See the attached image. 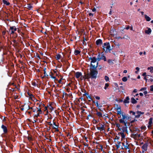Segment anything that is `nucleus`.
I'll return each instance as SVG.
<instances>
[{
	"label": "nucleus",
	"mask_w": 153,
	"mask_h": 153,
	"mask_svg": "<svg viewBox=\"0 0 153 153\" xmlns=\"http://www.w3.org/2000/svg\"><path fill=\"white\" fill-rule=\"evenodd\" d=\"M88 60L91 62L90 68L96 69L98 64V62H97L96 58L95 57H91L88 59Z\"/></svg>",
	"instance_id": "1"
},
{
	"label": "nucleus",
	"mask_w": 153,
	"mask_h": 153,
	"mask_svg": "<svg viewBox=\"0 0 153 153\" xmlns=\"http://www.w3.org/2000/svg\"><path fill=\"white\" fill-rule=\"evenodd\" d=\"M121 119L119 120V121L120 123H123L125 126L128 123V121L129 119V117L126 115L125 113L122 114Z\"/></svg>",
	"instance_id": "2"
},
{
	"label": "nucleus",
	"mask_w": 153,
	"mask_h": 153,
	"mask_svg": "<svg viewBox=\"0 0 153 153\" xmlns=\"http://www.w3.org/2000/svg\"><path fill=\"white\" fill-rule=\"evenodd\" d=\"M103 50L105 52L108 53L111 50L110 44L108 42L105 43L103 46Z\"/></svg>",
	"instance_id": "3"
},
{
	"label": "nucleus",
	"mask_w": 153,
	"mask_h": 153,
	"mask_svg": "<svg viewBox=\"0 0 153 153\" xmlns=\"http://www.w3.org/2000/svg\"><path fill=\"white\" fill-rule=\"evenodd\" d=\"M96 69L90 68V75L92 78H95L97 74V71L96 70Z\"/></svg>",
	"instance_id": "4"
},
{
	"label": "nucleus",
	"mask_w": 153,
	"mask_h": 153,
	"mask_svg": "<svg viewBox=\"0 0 153 153\" xmlns=\"http://www.w3.org/2000/svg\"><path fill=\"white\" fill-rule=\"evenodd\" d=\"M48 123L51 127H52L53 129H55L56 131H59L58 126L56 125L55 123L53 122L52 123H51V122H48Z\"/></svg>",
	"instance_id": "5"
},
{
	"label": "nucleus",
	"mask_w": 153,
	"mask_h": 153,
	"mask_svg": "<svg viewBox=\"0 0 153 153\" xmlns=\"http://www.w3.org/2000/svg\"><path fill=\"white\" fill-rule=\"evenodd\" d=\"M75 76L76 78L80 79L81 80H82L84 78V77H82V74L81 72H76L75 74Z\"/></svg>",
	"instance_id": "6"
},
{
	"label": "nucleus",
	"mask_w": 153,
	"mask_h": 153,
	"mask_svg": "<svg viewBox=\"0 0 153 153\" xmlns=\"http://www.w3.org/2000/svg\"><path fill=\"white\" fill-rule=\"evenodd\" d=\"M58 73L54 71L53 73L51 72L50 74L51 77L54 79V80H57L56 78V76H58Z\"/></svg>",
	"instance_id": "7"
},
{
	"label": "nucleus",
	"mask_w": 153,
	"mask_h": 153,
	"mask_svg": "<svg viewBox=\"0 0 153 153\" xmlns=\"http://www.w3.org/2000/svg\"><path fill=\"white\" fill-rule=\"evenodd\" d=\"M98 125L99 126H97V128L98 130H100V131H102L105 130V124H99Z\"/></svg>",
	"instance_id": "8"
},
{
	"label": "nucleus",
	"mask_w": 153,
	"mask_h": 153,
	"mask_svg": "<svg viewBox=\"0 0 153 153\" xmlns=\"http://www.w3.org/2000/svg\"><path fill=\"white\" fill-rule=\"evenodd\" d=\"M97 59L98 61H100L101 59L105 61H106V59L105 56L103 54L101 55L100 54H99L97 56Z\"/></svg>",
	"instance_id": "9"
},
{
	"label": "nucleus",
	"mask_w": 153,
	"mask_h": 153,
	"mask_svg": "<svg viewBox=\"0 0 153 153\" xmlns=\"http://www.w3.org/2000/svg\"><path fill=\"white\" fill-rule=\"evenodd\" d=\"M49 109L51 111L53 110V107L51 105H49L47 107H45V111H46L47 113L45 114V115H47L48 111L47 109Z\"/></svg>",
	"instance_id": "10"
},
{
	"label": "nucleus",
	"mask_w": 153,
	"mask_h": 153,
	"mask_svg": "<svg viewBox=\"0 0 153 153\" xmlns=\"http://www.w3.org/2000/svg\"><path fill=\"white\" fill-rule=\"evenodd\" d=\"M144 114L143 112H141L140 111H137L135 115V118H139L141 114Z\"/></svg>",
	"instance_id": "11"
},
{
	"label": "nucleus",
	"mask_w": 153,
	"mask_h": 153,
	"mask_svg": "<svg viewBox=\"0 0 153 153\" xmlns=\"http://www.w3.org/2000/svg\"><path fill=\"white\" fill-rule=\"evenodd\" d=\"M10 29L11 30V33L13 34L14 32L17 30V28L15 26L10 27Z\"/></svg>",
	"instance_id": "12"
},
{
	"label": "nucleus",
	"mask_w": 153,
	"mask_h": 153,
	"mask_svg": "<svg viewBox=\"0 0 153 153\" xmlns=\"http://www.w3.org/2000/svg\"><path fill=\"white\" fill-rule=\"evenodd\" d=\"M118 135H119L121 137V140H123L125 137V135H124V133L122 132L119 133L118 134Z\"/></svg>",
	"instance_id": "13"
},
{
	"label": "nucleus",
	"mask_w": 153,
	"mask_h": 153,
	"mask_svg": "<svg viewBox=\"0 0 153 153\" xmlns=\"http://www.w3.org/2000/svg\"><path fill=\"white\" fill-rule=\"evenodd\" d=\"M148 29L147 30H145V33L146 34H150L152 32V30L151 28H147Z\"/></svg>",
	"instance_id": "14"
},
{
	"label": "nucleus",
	"mask_w": 153,
	"mask_h": 153,
	"mask_svg": "<svg viewBox=\"0 0 153 153\" xmlns=\"http://www.w3.org/2000/svg\"><path fill=\"white\" fill-rule=\"evenodd\" d=\"M117 110V114H120L121 115H122V114H124L123 112L121 111V109L120 108H118Z\"/></svg>",
	"instance_id": "15"
},
{
	"label": "nucleus",
	"mask_w": 153,
	"mask_h": 153,
	"mask_svg": "<svg viewBox=\"0 0 153 153\" xmlns=\"http://www.w3.org/2000/svg\"><path fill=\"white\" fill-rule=\"evenodd\" d=\"M1 128L3 129L4 133H6L7 132V129L6 127L2 125L1 126Z\"/></svg>",
	"instance_id": "16"
},
{
	"label": "nucleus",
	"mask_w": 153,
	"mask_h": 153,
	"mask_svg": "<svg viewBox=\"0 0 153 153\" xmlns=\"http://www.w3.org/2000/svg\"><path fill=\"white\" fill-rule=\"evenodd\" d=\"M96 43L97 45H99L102 43V41L101 39H99L96 41Z\"/></svg>",
	"instance_id": "17"
},
{
	"label": "nucleus",
	"mask_w": 153,
	"mask_h": 153,
	"mask_svg": "<svg viewBox=\"0 0 153 153\" xmlns=\"http://www.w3.org/2000/svg\"><path fill=\"white\" fill-rule=\"evenodd\" d=\"M145 19L147 21H149L151 20V19L146 15H144Z\"/></svg>",
	"instance_id": "18"
},
{
	"label": "nucleus",
	"mask_w": 153,
	"mask_h": 153,
	"mask_svg": "<svg viewBox=\"0 0 153 153\" xmlns=\"http://www.w3.org/2000/svg\"><path fill=\"white\" fill-rule=\"evenodd\" d=\"M129 98L128 97H126V99L124 100V102L125 103H128L129 102Z\"/></svg>",
	"instance_id": "19"
},
{
	"label": "nucleus",
	"mask_w": 153,
	"mask_h": 153,
	"mask_svg": "<svg viewBox=\"0 0 153 153\" xmlns=\"http://www.w3.org/2000/svg\"><path fill=\"white\" fill-rule=\"evenodd\" d=\"M56 58L57 60H59L62 58V56L58 54L56 56Z\"/></svg>",
	"instance_id": "20"
},
{
	"label": "nucleus",
	"mask_w": 153,
	"mask_h": 153,
	"mask_svg": "<svg viewBox=\"0 0 153 153\" xmlns=\"http://www.w3.org/2000/svg\"><path fill=\"white\" fill-rule=\"evenodd\" d=\"M131 102L133 104H135L137 103V101L133 97L131 99Z\"/></svg>",
	"instance_id": "21"
},
{
	"label": "nucleus",
	"mask_w": 153,
	"mask_h": 153,
	"mask_svg": "<svg viewBox=\"0 0 153 153\" xmlns=\"http://www.w3.org/2000/svg\"><path fill=\"white\" fill-rule=\"evenodd\" d=\"M108 63L110 65H112L114 64L113 61L111 59H109L107 61Z\"/></svg>",
	"instance_id": "22"
},
{
	"label": "nucleus",
	"mask_w": 153,
	"mask_h": 153,
	"mask_svg": "<svg viewBox=\"0 0 153 153\" xmlns=\"http://www.w3.org/2000/svg\"><path fill=\"white\" fill-rule=\"evenodd\" d=\"M148 70H149L151 73H153V67H150L147 68Z\"/></svg>",
	"instance_id": "23"
},
{
	"label": "nucleus",
	"mask_w": 153,
	"mask_h": 153,
	"mask_svg": "<svg viewBox=\"0 0 153 153\" xmlns=\"http://www.w3.org/2000/svg\"><path fill=\"white\" fill-rule=\"evenodd\" d=\"M122 144L123 146H124L125 148L126 149L128 148V143L126 142V145H125L124 143H123Z\"/></svg>",
	"instance_id": "24"
},
{
	"label": "nucleus",
	"mask_w": 153,
	"mask_h": 153,
	"mask_svg": "<svg viewBox=\"0 0 153 153\" xmlns=\"http://www.w3.org/2000/svg\"><path fill=\"white\" fill-rule=\"evenodd\" d=\"M80 53V51L78 50H76L75 51L74 53L75 55H77Z\"/></svg>",
	"instance_id": "25"
},
{
	"label": "nucleus",
	"mask_w": 153,
	"mask_h": 153,
	"mask_svg": "<svg viewBox=\"0 0 153 153\" xmlns=\"http://www.w3.org/2000/svg\"><path fill=\"white\" fill-rule=\"evenodd\" d=\"M97 115L99 117H102V113L100 112H97Z\"/></svg>",
	"instance_id": "26"
},
{
	"label": "nucleus",
	"mask_w": 153,
	"mask_h": 153,
	"mask_svg": "<svg viewBox=\"0 0 153 153\" xmlns=\"http://www.w3.org/2000/svg\"><path fill=\"white\" fill-rule=\"evenodd\" d=\"M3 2L4 4H6L7 5L10 4V3L5 0H3Z\"/></svg>",
	"instance_id": "27"
},
{
	"label": "nucleus",
	"mask_w": 153,
	"mask_h": 153,
	"mask_svg": "<svg viewBox=\"0 0 153 153\" xmlns=\"http://www.w3.org/2000/svg\"><path fill=\"white\" fill-rule=\"evenodd\" d=\"M152 118L151 117L149 119V124L152 125Z\"/></svg>",
	"instance_id": "28"
},
{
	"label": "nucleus",
	"mask_w": 153,
	"mask_h": 153,
	"mask_svg": "<svg viewBox=\"0 0 153 153\" xmlns=\"http://www.w3.org/2000/svg\"><path fill=\"white\" fill-rule=\"evenodd\" d=\"M27 7L29 10H30L32 8V7L31 4H28L27 6Z\"/></svg>",
	"instance_id": "29"
},
{
	"label": "nucleus",
	"mask_w": 153,
	"mask_h": 153,
	"mask_svg": "<svg viewBox=\"0 0 153 153\" xmlns=\"http://www.w3.org/2000/svg\"><path fill=\"white\" fill-rule=\"evenodd\" d=\"M147 88L146 87H144L142 88L141 89H140V91H145L146 90Z\"/></svg>",
	"instance_id": "30"
},
{
	"label": "nucleus",
	"mask_w": 153,
	"mask_h": 153,
	"mask_svg": "<svg viewBox=\"0 0 153 153\" xmlns=\"http://www.w3.org/2000/svg\"><path fill=\"white\" fill-rule=\"evenodd\" d=\"M122 80L123 82H125L127 80V78L126 77H124L122 79Z\"/></svg>",
	"instance_id": "31"
},
{
	"label": "nucleus",
	"mask_w": 153,
	"mask_h": 153,
	"mask_svg": "<svg viewBox=\"0 0 153 153\" xmlns=\"http://www.w3.org/2000/svg\"><path fill=\"white\" fill-rule=\"evenodd\" d=\"M109 84L108 83H106L105 85V86L104 87V88L105 89H106L109 86Z\"/></svg>",
	"instance_id": "32"
},
{
	"label": "nucleus",
	"mask_w": 153,
	"mask_h": 153,
	"mask_svg": "<svg viewBox=\"0 0 153 153\" xmlns=\"http://www.w3.org/2000/svg\"><path fill=\"white\" fill-rule=\"evenodd\" d=\"M104 78L106 82H108L109 80V78L107 76H105Z\"/></svg>",
	"instance_id": "33"
},
{
	"label": "nucleus",
	"mask_w": 153,
	"mask_h": 153,
	"mask_svg": "<svg viewBox=\"0 0 153 153\" xmlns=\"http://www.w3.org/2000/svg\"><path fill=\"white\" fill-rule=\"evenodd\" d=\"M135 69L137 70V71H135V73L136 74H137L138 73V71H139L140 70V68L139 67H137Z\"/></svg>",
	"instance_id": "34"
},
{
	"label": "nucleus",
	"mask_w": 153,
	"mask_h": 153,
	"mask_svg": "<svg viewBox=\"0 0 153 153\" xmlns=\"http://www.w3.org/2000/svg\"><path fill=\"white\" fill-rule=\"evenodd\" d=\"M129 113H130V114H132V115H134L135 116L136 113H135L134 112L132 111H130Z\"/></svg>",
	"instance_id": "35"
},
{
	"label": "nucleus",
	"mask_w": 153,
	"mask_h": 153,
	"mask_svg": "<svg viewBox=\"0 0 153 153\" xmlns=\"http://www.w3.org/2000/svg\"><path fill=\"white\" fill-rule=\"evenodd\" d=\"M37 111L38 112V113H39L40 114H41L42 112V111H41V110L40 108H39V109L38 108V111Z\"/></svg>",
	"instance_id": "36"
},
{
	"label": "nucleus",
	"mask_w": 153,
	"mask_h": 153,
	"mask_svg": "<svg viewBox=\"0 0 153 153\" xmlns=\"http://www.w3.org/2000/svg\"><path fill=\"white\" fill-rule=\"evenodd\" d=\"M97 68L98 69H101L102 68V67H101V66L100 65H97Z\"/></svg>",
	"instance_id": "37"
},
{
	"label": "nucleus",
	"mask_w": 153,
	"mask_h": 153,
	"mask_svg": "<svg viewBox=\"0 0 153 153\" xmlns=\"http://www.w3.org/2000/svg\"><path fill=\"white\" fill-rule=\"evenodd\" d=\"M150 90L151 91H153V85H152L150 86Z\"/></svg>",
	"instance_id": "38"
},
{
	"label": "nucleus",
	"mask_w": 153,
	"mask_h": 153,
	"mask_svg": "<svg viewBox=\"0 0 153 153\" xmlns=\"http://www.w3.org/2000/svg\"><path fill=\"white\" fill-rule=\"evenodd\" d=\"M116 127H118V128H119L120 127V125L118 123H116Z\"/></svg>",
	"instance_id": "39"
},
{
	"label": "nucleus",
	"mask_w": 153,
	"mask_h": 153,
	"mask_svg": "<svg viewBox=\"0 0 153 153\" xmlns=\"http://www.w3.org/2000/svg\"><path fill=\"white\" fill-rule=\"evenodd\" d=\"M88 98V99H89V101H91V100H92L91 97V96H88V97H87Z\"/></svg>",
	"instance_id": "40"
},
{
	"label": "nucleus",
	"mask_w": 153,
	"mask_h": 153,
	"mask_svg": "<svg viewBox=\"0 0 153 153\" xmlns=\"http://www.w3.org/2000/svg\"><path fill=\"white\" fill-rule=\"evenodd\" d=\"M130 27L129 25H128L124 28L126 30H128L130 29Z\"/></svg>",
	"instance_id": "41"
},
{
	"label": "nucleus",
	"mask_w": 153,
	"mask_h": 153,
	"mask_svg": "<svg viewBox=\"0 0 153 153\" xmlns=\"http://www.w3.org/2000/svg\"><path fill=\"white\" fill-rule=\"evenodd\" d=\"M120 138V136L118 135L115 138L117 139H119Z\"/></svg>",
	"instance_id": "42"
},
{
	"label": "nucleus",
	"mask_w": 153,
	"mask_h": 153,
	"mask_svg": "<svg viewBox=\"0 0 153 153\" xmlns=\"http://www.w3.org/2000/svg\"><path fill=\"white\" fill-rule=\"evenodd\" d=\"M29 95H30V98H31L32 100L33 99V98L34 97L33 95V94H30Z\"/></svg>",
	"instance_id": "43"
},
{
	"label": "nucleus",
	"mask_w": 153,
	"mask_h": 153,
	"mask_svg": "<svg viewBox=\"0 0 153 153\" xmlns=\"http://www.w3.org/2000/svg\"><path fill=\"white\" fill-rule=\"evenodd\" d=\"M28 139L29 141H31L32 140V137L30 136H28Z\"/></svg>",
	"instance_id": "44"
},
{
	"label": "nucleus",
	"mask_w": 153,
	"mask_h": 153,
	"mask_svg": "<svg viewBox=\"0 0 153 153\" xmlns=\"http://www.w3.org/2000/svg\"><path fill=\"white\" fill-rule=\"evenodd\" d=\"M146 127L145 126H143L141 127V129L143 130H145Z\"/></svg>",
	"instance_id": "45"
},
{
	"label": "nucleus",
	"mask_w": 153,
	"mask_h": 153,
	"mask_svg": "<svg viewBox=\"0 0 153 153\" xmlns=\"http://www.w3.org/2000/svg\"><path fill=\"white\" fill-rule=\"evenodd\" d=\"M148 92L146 91V90L145 91H144L143 93L145 95H146L148 94Z\"/></svg>",
	"instance_id": "46"
},
{
	"label": "nucleus",
	"mask_w": 153,
	"mask_h": 153,
	"mask_svg": "<svg viewBox=\"0 0 153 153\" xmlns=\"http://www.w3.org/2000/svg\"><path fill=\"white\" fill-rule=\"evenodd\" d=\"M95 98L97 100H100V97L98 96H96L95 97Z\"/></svg>",
	"instance_id": "47"
},
{
	"label": "nucleus",
	"mask_w": 153,
	"mask_h": 153,
	"mask_svg": "<svg viewBox=\"0 0 153 153\" xmlns=\"http://www.w3.org/2000/svg\"><path fill=\"white\" fill-rule=\"evenodd\" d=\"M39 114H39V113H38L37 114H36L35 116V117H38V116H39Z\"/></svg>",
	"instance_id": "48"
},
{
	"label": "nucleus",
	"mask_w": 153,
	"mask_h": 153,
	"mask_svg": "<svg viewBox=\"0 0 153 153\" xmlns=\"http://www.w3.org/2000/svg\"><path fill=\"white\" fill-rule=\"evenodd\" d=\"M133 92H134V93H136V92H137V90L136 89H134L133 91Z\"/></svg>",
	"instance_id": "49"
},
{
	"label": "nucleus",
	"mask_w": 153,
	"mask_h": 153,
	"mask_svg": "<svg viewBox=\"0 0 153 153\" xmlns=\"http://www.w3.org/2000/svg\"><path fill=\"white\" fill-rule=\"evenodd\" d=\"M146 73L145 72V73H143V74H142V75L143 76H146Z\"/></svg>",
	"instance_id": "50"
},
{
	"label": "nucleus",
	"mask_w": 153,
	"mask_h": 153,
	"mask_svg": "<svg viewBox=\"0 0 153 153\" xmlns=\"http://www.w3.org/2000/svg\"><path fill=\"white\" fill-rule=\"evenodd\" d=\"M151 125H152L149 124V125L148 126V127L149 128H150L151 127Z\"/></svg>",
	"instance_id": "51"
},
{
	"label": "nucleus",
	"mask_w": 153,
	"mask_h": 153,
	"mask_svg": "<svg viewBox=\"0 0 153 153\" xmlns=\"http://www.w3.org/2000/svg\"><path fill=\"white\" fill-rule=\"evenodd\" d=\"M139 95L140 96H143V94L142 93H140L139 94Z\"/></svg>",
	"instance_id": "52"
},
{
	"label": "nucleus",
	"mask_w": 153,
	"mask_h": 153,
	"mask_svg": "<svg viewBox=\"0 0 153 153\" xmlns=\"http://www.w3.org/2000/svg\"><path fill=\"white\" fill-rule=\"evenodd\" d=\"M89 16H93V14L91 13H90L89 14Z\"/></svg>",
	"instance_id": "53"
},
{
	"label": "nucleus",
	"mask_w": 153,
	"mask_h": 153,
	"mask_svg": "<svg viewBox=\"0 0 153 153\" xmlns=\"http://www.w3.org/2000/svg\"><path fill=\"white\" fill-rule=\"evenodd\" d=\"M130 29L131 30H133V27H132V26H131V27H130Z\"/></svg>",
	"instance_id": "54"
},
{
	"label": "nucleus",
	"mask_w": 153,
	"mask_h": 153,
	"mask_svg": "<svg viewBox=\"0 0 153 153\" xmlns=\"http://www.w3.org/2000/svg\"><path fill=\"white\" fill-rule=\"evenodd\" d=\"M95 11H96V9H95V8H93V9L92 10V11L93 12H95Z\"/></svg>",
	"instance_id": "55"
},
{
	"label": "nucleus",
	"mask_w": 153,
	"mask_h": 153,
	"mask_svg": "<svg viewBox=\"0 0 153 153\" xmlns=\"http://www.w3.org/2000/svg\"><path fill=\"white\" fill-rule=\"evenodd\" d=\"M127 72V71L126 70H124L123 71V73H126Z\"/></svg>",
	"instance_id": "56"
},
{
	"label": "nucleus",
	"mask_w": 153,
	"mask_h": 153,
	"mask_svg": "<svg viewBox=\"0 0 153 153\" xmlns=\"http://www.w3.org/2000/svg\"><path fill=\"white\" fill-rule=\"evenodd\" d=\"M96 105H97V107H98L99 106L98 103L97 101L96 102Z\"/></svg>",
	"instance_id": "57"
},
{
	"label": "nucleus",
	"mask_w": 153,
	"mask_h": 153,
	"mask_svg": "<svg viewBox=\"0 0 153 153\" xmlns=\"http://www.w3.org/2000/svg\"><path fill=\"white\" fill-rule=\"evenodd\" d=\"M143 53L142 52H140L139 53V54L140 55H141Z\"/></svg>",
	"instance_id": "58"
},
{
	"label": "nucleus",
	"mask_w": 153,
	"mask_h": 153,
	"mask_svg": "<svg viewBox=\"0 0 153 153\" xmlns=\"http://www.w3.org/2000/svg\"><path fill=\"white\" fill-rule=\"evenodd\" d=\"M32 109L33 111L35 112V110L33 108H32Z\"/></svg>",
	"instance_id": "59"
},
{
	"label": "nucleus",
	"mask_w": 153,
	"mask_h": 153,
	"mask_svg": "<svg viewBox=\"0 0 153 153\" xmlns=\"http://www.w3.org/2000/svg\"><path fill=\"white\" fill-rule=\"evenodd\" d=\"M141 13L142 14V15H143V14H144V12H141Z\"/></svg>",
	"instance_id": "60"
},
{
	"label": "nucleus",
	"mask_w": 153,
	"mask_h": 153,
	"mask_svg": "<svg viewBox=\"0 0 153 153\" xmlns=\"http://www.w3.org/2000/svg\"><path fill=\"white\" fill-rule=\"evenodd\" d=\"M140 78V76H138L137 77V79H139Z\"/></svg>",
	"instance_id": "61"
},
{
	"label": "nucleus",
	"mask_w": 153,
	"mask_h": 153,
	"mask_svg": "<svg viewBox=\"0 0 153 153\" xmlns=\"http://www.w3.org/2000/svg\"><path fill=\"white\" fill-rule=\"evenodd\" d=\"M143 54L144 55H145L146 54V52L145 51H144L143 52Z\"/></svg>",
	"instance_id": "62"
},
{
	"label": "nucleus",
	"mask_w": 153,
	"mask_h": 153,
	"mask_svg": "<svg viewBox=\"0 0 153 153\" xmlns=\"http://www.w3.org/2000/svg\"><path fill=\"white\" fill-rule=\"evenodd\" d=\"M115 85H116V86H118V85H117V83H115Z\"/></svg>",
	"instance_id": "63"
},
{
	"label": "nucleus",
	"mask_w": 153,
	"mask_h": 153,
	"mask_svg": "<svg viewBox=\"0 0 153 153\" xmlns=\"http://www.w3.org/2000/svg\"><path fill=\"white\" fill-rule=\"evenodd\" d=\"M135 120H132V121L131 122H132V123L134 122Z\"/></svg>",
	"instance_id": "64"
}]
</instances>
